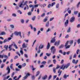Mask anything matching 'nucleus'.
Segmentation results:
<instances>
[{
  "instance_id": "f257e3e1",
  "label": "nucleus",
  "mask_w": 80,
  "mask_h": 80,
  "mask_svg": "<svg viewBox=\"0 0 80 80\" xmlns=\"http://www.w3.org/2000/svg\"><path fill=\"white\" fill-rule=\"evenodd\" d=\"M13 45L14 47H15L16 49H18V47L17 46V44H16L15 42H13L12 44L10 45H9V46L8 48L9 49V51H11V50H12V47Z\"/></svg>"
},
{
  "instance_id": "f03ea898",
  "label": "nucleus",
  "mask_w": 80,
  "mask_h": 80,
  "mask_svg": "<svg viewBox=\"0 0 80 80\" xmlns=\"http://www.w3.org/2000/svg\"><path fill=\"white\" fill-rule=\"evenodd\" d=\"M14 34L15 35H16V36H18V35H19L20 37L21 38H22V35H21V32H18L17 31H15L14 32Z\"/></svg>"
},
{
  "instance_id": "7ed1b4c3",
  "label": "nucleus",
  "mask_w": 80,
  "mask_h": 80,
  "mask_svg": "<svg viewBox=\"0 0 80 80\" xmlns=\"http://www.w3.org/2000/svg\"><path fill=\"white\" fill-rule=\"evenodd\" d=\"M51 52H52L53 54H54L56 52V49H55V47H52L51 48Z\"/></svg>"
},
{
  "instance_id": "20e7f679",
  "label": "nucleus",
  "mask_w": 80,
  "mask_h": 80,
  "mask_svg": "<svg viewBox=\"0 0 80 80\" xmlns=\"http://www.w3.org/2000/svg\"><path fill=\"white\" fill-rule=\"evenodd\" d=\"M27 3H28V1H26L24 3V4L23 5V1H22V2L21 3L20 5H19V7H22V8H23V6H22V5L24 6V5H26V4Z\"/></svg>"
},
{
  "instance_id": "39448f33",
  "label": "nucleus",
  "mask_w": 80,
  "mask_h": 80,
  "mask_svg": "<svg viewBox=\"0 0 80 80\" xmlns=\"http://www.w3.org/2000/svg\"><path fill=\"white\" fill-rule=\"evenodd\" d=\"M69 65H70V63H68L63 67L62 68V70H65V68H67L69 67Z\"/></svg>"
},
{
  "instance_id": "423d86ee",
  "label": "nucleus",
  "mask_w": 80,
  "mask_h": 80,
  "mask_svg": "<svg viewBox=\"0 0 80 80\" xmlns=\"http://www.w3.org/2000/svg\"><path fill=\"white\" fill-rule=\"evenodd\" d=\"M60 40L58 41L57 42H56L54 43V45H55L56 46L58 47V45H60Z\"/></svg>"
},
{
  "instance_id": "0eeeda50",
  "label": "nucleus",
  "mask_w": 80,
  "mask_h": 80,
  "mask_svg": "<svg viewBox=\"0 0 80 80\" xmlns=\"http://www.w3.org/2000/svg\"><path fill=\"white\" fill-rule=\"evenodd\" d=\"M75 17H72L70 19V22L71 23H72V22H74L75 21Z\"/></svg>"
},
{
  "instance_id": "6e6552de",
  "label": "nucleus",
  "mask_w": 80,
  "mask_h": 80,
  "mask_svg": "<svg viewBox=\"0 0 80 80\" xmlns=\"http://www.w3.org/2000/svg\"><path fill=\"white\" fill-rule=\"evenodd\" d=\"M21 77H22V76L21 75H20L19 76L18 78L17 79H16L17 77V76H15L14 77L13 79L15 80H19V79H20V78H21Z\"/></svg>"
},
{
  "instance_id": "1a4fd4ad",
  "label": "nucleus",
  "mask_w": 80,
  "mask_h": 80,
  "mask_svg": "<svg viewBox=\"0 0 80 80\" xmlns=\"http://www.w3.org/2000/svg\"><path fill=\"white\" fill-rule=\"evenodd\" d=\"M78 60H77L76 62L75 60V59H73L72 61V63H74L75 65L77 64V63H78Z\"/></svg>"
},
{
  "instance_id": "9d476101",
  "label": "nucleus",
  "mask_w": 80,
  "mask_h": 80,
  "mask_svg": "<svg viewBox=\"0 0 80 80\" xmlns=\"http://www.w3.org/2000/svg\"><path fill=\"white\" fill-rule=\"evenodd\" d=\"M55 41H56V40L55 38V37H54L51 39L50 42L51 43H53L55 42Z\"/></svg>"
},
{
  "instance_id": "9b49d317",
  "label": "nucleus",
  "mask_w": 80,
  "mask_h": 80,
  "mask_svg": "<svg viewBox=\"0 0 80 80\" xmlns=\"http://www.w3.org/2000/svg\"><path fill=\"white\" fill-rule=\"evenodd\" d=\"M7 70H8V74H9L10 72V69L9 68V66H8L7 68Z\"/></svg>"
},
{
  "instance_id": "f8f14e48",
  "label": "nucleus",
  "mask_w": 80,
  "mask_h": 80,
  "mask_svg": "<svg viewBox=\"0 0 80 80\" xmlns=\"http://www.w3.org/2000/svg\"><path fill=\"white\" fill-rule=\"evenodd\" d=\"M50 23L49 22V21H48L46 23V27H49Z\"/></svg>"
},
{
  "instance_id": "ddd939ff",
  "label": "nucleus",
  "mask_w": 80,
  "mask_h": 80,
  "mask_svg": "<svg viewBox=\"0 0 80 80\" xmlns=\"http://www.w3.org/2000/svg\"><path fill=\"white\" fill-rule=\"evenodd\" d=\"M48 21V17L46 16L43 20V22H47V21Z\"/></svg>"
},
{
  "instance_id": "4468645a",
  "label": "nucleus",
  "mask_w": 80,
  "mask_h": 80,
  "mask_svg": "<svg viewBox=\"0 0 80 80\" xmlns=\"http://www.w3.org/2000/svg\"><path fill=\"white\" fill-rule=\"evenodd\" d=\"M68 24V20H66V22H65V27H67Z\"/></svg>"
},
{
  "instance_id": "2eb2a0df",
  "label": "nucleus",
  "mask_w": 80,
  "mask_h": 80,
  "mask_svg": "<svg viewBox=\"0 0 80 80\" xmlns=\"http://www.w3.org/2000/svg\"><path fill=\"white\" fill-rule=\"evenodd\" d=\"M44 46H43V45H42V44H41L39 46V49H42V48H43Z\"/></svg>"
},
{
  "instance_id": "dca6fc26",
  "label": "nucleus",
  "mask_w": 80,
  "mask_h": 80,
  "mask_svg": "<svg viewBox=\"0 0 80 80\" xmlns=\"http://www.w3.org/2000/svg\"><path fill=\"white\" fill-rule=\"evenodd\" d=\"M60 71V70L59 69L58 71V73H59V74L58 75L59 77H60V75H61L62 72V71Z\"/></svg>"
},
{
  "instance_id": "f3484780",
  "label": "nucleus",
  "mask_w": 80,
  "mask_h": 80,
  "mask_svg": "<svg viewBox=\"0 0 80 80\" xmlns=\"http://www.w3.org/2000/svg\"><path fill=\"white\" fill-rule=\"evenodd\" d=\"M47 78V76L45 75L44 77L42 78V80H45Z\"/></svg>"
},
{
  "instance_id": "a211bd4d",
  "label": "nucleus",
  "mask_w": 80,
  "mask_h": 80,
  "mask_svg": "<svg viewBox=\"0 0 80 80\" xmlns=\"http://www.w3.org/2000/svg\"><path fill=\"white\" fill-rule=\"evenodd\" d=\"M78 13V11H74V15H77Z\"/></svg>"
},
{
  "instance_id": "6ab92c4d",
  "label": "nucleus",
  "mask_w": 80,
  "mask_h": 80,
  "mask_svg": "<svg viewBox=\"0 0 80 80\" xmlns=\"http://www.w3.org/2000/svg\"><path fill=\"white\" fill-rule=\"evenodd\" d=\"M50 43H49V42H48V45L47 46V49L48 50L49 49V48H50Z\"/></svg>"
},
{
  "instance_id": "aec40b11",
  "label": "nucleus",
  "mask_w": 80,
  "mask_h": 80,
  "mask_svg": "<svg viewBox=\"0 0 80 80\" xmlns=\"http://www.w3.org/2000/svg\"><path fill=\"white\" fill-rule=\"evenodd\" d=\"M5 32H2L0 33V35H5Z\"/></svg>"
},
{
  "instance_id": "412c9836",
  "label": "nucleus",
  "mask_w": 80,
  "mask_h": 80,
  "mask_svg": "<svg viewBox=\"0 0 80 80\" xmlns=\"http://www.w3.org/2000/svg\"><path fill=\"white\" fill-rule=\"evenodd\" d=\"M8 46L5 45L4 46V48H5L6 50H7L8 49Z\"/></svg>"
},
{
  "instance_id": "4be33fe9",
  "label": "nucleus",
  "mask_w": 80,
  "mask_h": 80,
  "mask_svg": "<svg viewBox=\"0 0 80 80\" xmlns=\"http://www.w3.org/2000/svg\"><path fill=\"white\" fill-rule=\"evenodd\" d=\"M69 42V41H67L66 42L65 44V47H67L68 45V42Z\"/></svg>"
},
{
  "instance_id": "5701e85b",
  "label": "nucleus",
  "mask_w": 80,
  "mask_h": 80,
  "mask_svg": "<svg viewBox=\"0 0 80 80\" xmlns=\"http://www.w3.org/2000/svg\"><path fill=\"white\" fill-rule=\"evenodd\" d=\"M70 29H71V28H70V27H69L67 31V32L68 33H69V32H70Z\"/></svg>"
},
{
  "instance_id": "b1692460",
  "label": "nucleus",
  "mask_w": 80,
  "mask_h": 80,
  "mask_svg": "<svg viewBox=\"0 0 80 80\" xmlns=\"http://www.w3.org/2000/svg\"><path fill=\"white\" fill-rule=\"evenodd\" d=\"M39 74H40V71H38L37 72L36 77H37L38 76V75H39Z\"/></svg>"
},
{
  "instance_id": "393cba45",
  "label": "nucleus",
  "mask_w": 80,
  "mask_h": 80,
  "mask_svg": "<svg viewBox=\"0 0 80 80\" xmlns=\"http://www.w3.org/2000/svg\"><path fill=\"white\" fill-rule=\"evenodd\" d=\"M22 47L23 48H26L27 47L26 46H25V43H23L22 45Z\"/></svg>"
},
{
  "instance_id": "a878e982",
  "label": "nucleus",
  "mask_w": 80,
  "mask_h": 80,
  "mask_svg": "<svg viewBox=\"0 0 80 80\" xmlns=\"http://www.w3.org/2000/svg\"><path fill=\"white\" fill-rule=\"evenodd\" d=\"M10 27L12 28H14V25L13 24H11Z\"/></svg>"
},
{
  "instance_id": "bb28decb",
  "label": "nucleus",
  "mask_w": 80,
  "mask_h": 80,
  "mask_svg": "<svg viewBox=\"0 0 80 80\" xmlns=\"http://www.w3.org/2000/svg\"><path fill=\"white\" fill-rule=\"evenodd\" d=\"M36 18V16H34L32 18V20L33 21H34L35 20V18Z\"/></svg>"
},
{
  "instance_id": "cd10ccee",
  "label": "nucleus",
  "mask_w": 80,
  "mask_h": 80,
  "mask_svg": "<svg viewBox=\"0 0 80 80\" xmlns=\"http://www.w3.org/2000/svg\"><path fill=\"white\" fill-rule=\"evenodd\" d=\"M64 47L63 45L62 44L59 47V48H63Z\"/></svg>"
},
{
  "instance_id": "c85d7f7f",
  "label": "nucleus",
  "mask_w": 80,
  "mask_h": 80,
  "mask_svg": "<svg viewBox=\"0 0 80 80\" xmlns=\"http://www.w3.org/2000/svg\"><path fill=\"white\" fill-rule=\"evenodd\" d=\"M29 7H30V8H31V7H32V8H34V6L32 4H30L29 5Z\"/></svg>"
},
{
  "instance_id": "c756f323",
  "label": "nucleus",
  "mask_w": 80,
  "mask_h": 80,
  "mask_svg": "<svg viewBox=\"0 0 80 80\" xmlns=\"http://www.w3.org/2000/svg\"><path fill=\"white\" fill-rule=\"evenodd\" d=\"M58 7H59V3H58V4H56V8H58Z\"/></svg>"
},
{
  "instance_id": "7c9ffc66",
  "label": "nucleus",
  "mask_w": 80,
  "mask_h": 80,
  "mask_svg": "<svg viewBox=\"0 0 80 80\" xmlns=\"http://www.w3.org/2000/svg\"><path fill=\"white\" fill-rule=\"evenodd\" d=\"M63 77L64 78H65V79H67V75L66 74H64L63 76Z\"/></svg>"
},
{
  "instance_id": "2f4dec72",
  "label": "nucleus",
  "mask_w": 80,
  "mask_h": 80,
  "mask_svg": "<svg viewBox=\"0 0 80 80\" xmlns=\"http://www.w3.org/2000/svg\"><path fill=\"white\" fill-rule=\"evenodd\" d=\"M12 17H17V15L15 13H12Z\"/></svg>"
},
{
  "instance_id": "473e14b6",
  "label": "nucleus",
  "mask_w": 80,
  "mask_h": 80,
  "mask_svg": "<svg viewBox=\"0 0 80 80\" xmlns=\"http://www.w3.org/2000/svg\"><path fill=\"white\" fill-rule=\"evenodd\" d=\"M26 66V63H24L22 65V67H25Z\"/></svg>"
},
{
  "instance_id": "72a5a7b5",
  "label": "nucleus",
  "mask_w": 80,
  "mask_h": 80,
  "mask_svg": "<svg viewBox=\"0 0 80 80\" xmlns=\"http://www.w3.org/2000/svg\"><path fill=\"white\" fill-rule=\"evenodd\" d=\"M21 22L22 23H24V19H21Z\"/></svg>"
},
{
  "instance_id": "f704fd0d",
  "label": "nucleus",
  "mask_w": 80,
  "mask_h": 80,
  "mask_svg": "<svg viewBox=\"0 0 80 80\" xmlns=\"http://www.w3.org/2000/svg\"><path fill=\"white\" fill-rule=\"evenodd\" d=\"M18 13H19L20 14H22V12H21L20 10H18Z\"/></svg>"
},
{
  "instance_id": "c9c22d12",
  "label": "nucleus",
  "mask_w": 80,
  "mask_h": 80,
  "mask_svg": "<svg viewBox=\"0 0 80 80\" xmlns=\"http://www.w3.org/2000/svg\"><path fill=\"white\" fill-rule=\"evenodd\" d=\"M46 55L48 56V57H50V55H51V53H50L49 54L48 53H46Z\"/></svg>"
},
{
  "instance_id": "e433bc0d",
  "label": "nucleus",
  "mask_w": 80,
  "mask_h": 80,
  "mask_svg": "<svg viewBox=\"0 0 80 80\" xmlns=\"http://www.w3.org/2000/svg\"><path fill=\"white\" fill-rule=\"evenodd\" d=\"M77 42H78V44H80V38H79Z\"/></svg>"
},
{
  "instance_id": "4c0bfd02",
  "label": "nucleus",
  "mask_w": 80,
  "mask_h": 80,
  "mask_svg": "<svg viewBox=\"0 0 80 80\" xmlns=\"http://www.w3.org/2000/svg\"><path fill=\"white\" fill-rule=\"evenodd\" d=\"M4 56V54H3L2 55H0V58H3V57Z\"/></svg>"
},
{
  "instance_id": "58836bf2",
  "label": "nucleus",
  "mask_w": 80,
  "mask_h": 80,
  "mask_svg": "<svg viewBox=\"0 0 80 80\" xmlns=\"http://www.w3.org/2000/svg\"><path fill=\"white\" fill-rule=\"evenodd\" d=\"M8 41V40L7 39H5L3 41V43H6V42H7Z\"/></svg>"
},
{
  "instance_id": "ea45409f",
  "label": "nucleus",
  "mask_w": 80,
  "mask_h": 80,
  "mask_svg": "<svg viewBox=\"0 0 80 80\" xmlns=\"http://www.w3.org/2000/svg\"><path fill=\"white\" fill-rule=\"evenodd\" d=\"M45 15V13H43L41 15V17H43Z\"/></svg>"
},
{
  "instance_id": "a19ab883",
  "label": "nucleus",
  "mask_w": 80,
  "mask_h": 80,
  "mask_svg": "<svg viewBox=\"0 0 80 80\" xmlns=\"http://www.w3.org/2000/svg\"><path fill=\"white\" fill-rule=\"evenodd\" d=\"M56 68H53V72H54V73H56Z\"/></svg>"
},
{
  "instance_id": "79ce46f5",
  "label": "nucleus",
  "mask_w": 80,
  "mask_h": 80,
  "mask_svg": "<svg viewBox=\"0 0 80 80\" xmlns=\"http://www.w3.org/2000/svg\"><path fill=\"white\" fill-rule=\"evenodd\" d=\"M51 30L50 29V28H48V29L47 30L46 32H50Z\"/></svg>"
},
{
  "instance_id": "37998d69",
  "label": "nucleus",
  "mask_w": 80,
  "mask_h": 80,
  "mask_svg": "<svg viewBox=\"0 0 80 80\" xmlns=\"http://www.w3.org/2000/svg\"><path fill=\"white\" fill-rule=\"evenodd\" d=\"M18 58V56H16L14 57V60H16V59H17V58Z\"/></svg>"
},
{
  "instance_id": "c03bdc74",
  "label": "nucleus",
  "mask_w": 80,
  "mask_h": 80,
  "mask_svg": "<svg viewBox=\"0 0 80 80\" xmlns=\"http://www.w3.org/2000/svg\"><path fill=\"white\" fill-rule=\"evenodd\" d=\"M55 2H53L51 4V7H53L54 5H55Z\"/></svg>"
},
{
  "instance_id": "a18cd8bd",
  "label": "nucleus",
  "mask_w": 80,
  "mask_h": 80,
  "mask_svg": "<svg viewBox=\"0 0 80 80\" xmlns=\"http://www.w3.org/2000/svg\"><path fill=\"white\" fill-rule=\"evenodd\" d=\"M13 64H11V65L10 66V68H11V69H12V68H13Z\"/></svg>"
},
{
  "instance_id": "49530a36",
  "label": "nucleus",
  "mask_w": 80,
  "mask_h": 80,
  "mask_svg": "<svg viewBox=\"0 0 80 80\" xmlns=\"http://www.w3.org/2000/svg\"><path fill=\"white\" fill-rule=\"evenodd\" d=\"M59 53H60L62 54H63V52H62V50H59Z\"/></svg>"
},
{
  "instance_id": "de8ad7c7",
  "label": "nucleus",
  "mask_w": 80,
  "mask_h": 80,
  "mask_svg": "<svg viewBox=\"0 0 80 80\" xmlns=\"http://www.w3.org/2000/svg\"><path fill=\"white\" fill-rule=\"evenodd\" d=\"M28 15H32V12H29L28 13Z\"/></svg>"
},
{
  "instance_id": "09e8293b",
  "label": "nucleus",
  "mask_w": 80,
  "mask_h": 80,
  "mask_svg": "<svg viewBox=\"0 0 80 80\" xmlns=\"http://www.w3.org/2000/svg\"><path fill=\"white\" fill-rule=\"evenodd\" d=\"M34 8L38 7V4H36L34 5Z\"/></svg>"
},
{
  "instance_id": "8fccbe9b",
  "label": "nucleus",
  "mask_w": 80,
  "mask_h": 80,
  "mask_svg": "<svg viewBox=\"0 0 80 80\" xmlns=\"http://www.w3.org/2000/svg\"><path fill=\"white\" fill-rule=\"evenodd\" d=\"M54 19V18H51L49 20L50 22H51V21H52Z\"/></svg>"
},
{
  "instance_id": "3c124183",
  "label": "nucleus",
  "mask_w": 80,
  "mask_h": 80,
  "mask_svg": "<svg viewBox=\"0 0 80 80\" xmlns=\"http://www.w3.org/2000/svg\"><path fill=\"white\" fill-rule=\"evenodd\" d=\"M80 4V2H79L78 4L77 5V8H78V7H79V5Z\"/></svg>"
},
{
  "instance_id": "603ef678",
  "label": "nucleus",
  "mask_w": 80,
  "mask_h": 80,
  "mask_svg": "<svg viewBox=\"0 0 80 80\" xmlns=\"http://www.w3.org/2000/svg\"><path fill=\"white\" fill-rule=\"evenodd\" d=\"M14 75H15V72H12V76H11L12 77H13Z\"/></svg>"
},
{
  "instance_id": "864d4df0",
  "label": "nucleus",
  "mask_w": 80,
  "mask_h": 80,
  "mask_svg": "<svg viewBox=\"0 0 80 80\" xmlns=\"http://www.w3.org/2000/svg\"><path fill=\"white\" fill-rule=\"evenodd\" d=\"M72 59V56L71 55L69 56V60H71Z\"/></svg>"
},
{
  "instance_id": "5fc2aeb1",
  "label": "nucleus",
  "mask_w": 80,
  "mask_h": 80,
  "mask_svg": "<svg viewBox=\"0 0 80 80\" xmlns=\"http://www.w3.org/2000/svg\"><path fill=\"white\" fill-rule=\"evenodd\" d=\"M4 66H5V64H2L1 65V68H3V67H4Z\"/></svg>"
},
{
  "instance_id": "6e6d98bb",
  "label": "nucleus",
  "mask_w": 80,
  "mask_h": 80,
  "mask_svg": "<svg viewBox=\"0 0 80 80\" xmlns=\"http://www.w3.org/2000/svg\"><path fill=\"white\" fill-rule=\"evenodd\" d=\"M4 57L6 58H8V56L5 55H4Z\"/></svg>"
},
{
  "instance_id": "4d7b16f0",
  "label": "nucleus",
  "mask_w": 80,
  "mask_h": 80,
  "mask_svg": "<svg viewBox=\"0 0 80 80\" xmlns=\"http://www.w3.org/2000/svg\"><path fill=\"white\" fill-rule=\"evenodd\" d=\"M15 70L16 72H18L20 70V69L16 68L15 69Z\"/></svg>"
},
{
  "instance_id": "13d9d810",
  "label": "nucleus",
  "mask_w": 80,
  "mask_h": 80,
  "mask_svg": "<svg viewBox=\"0 0 80 80\" xmlns=\"http://www.w3.org/2000/svg\"><path fill=\"white\" fill-rule=\"evenodd\" d=\"M52 12V11H50L49 12H48L47 13V15H49V14H51Z\"/></svg>"
},
{
  "instance_id": "bf43d9fd",
  "label": "nucleus",
  "mask_w": 80,
  "mask_h": 80,
  "mask_svg": "<svg viewBox=\"0 0 80 80\" xmlns=\"http://www.w3.org/2000/svg\"><path fill=\"white\" fill-rule=\"evenodd\" d=\"M53 63L54 64H55L56 63V60L55 59H54L53 60Z\"/></svg>"
},
{
  "instance_id": "052dcab7",
  "label": "nucleus",
  "mask_w": 80,
  "mask_h": 80,
  "mask_svg": "<svg viewBox=\"0 0 80 80\" xmlns=\"http://www.w3.org/2000/svg\"><path fill=\"white\" fill-rule=\"evenodd\" d=\"M22 41H21L20 40H19V41L18 42V44H20V43H22Z\"/></svg>"
},
{
  "instance_id": "680f3d73",
  "label": "nucleus",
  "mask_w": 80,
  "mask_h": 80,
  "mask_svg": "<svg viewBox=\"0 0 80 80\" xmlns=\"http://www.w3.org/2000/svg\"><path fill=\"white\" fill-rule=\"evenodd\" d=\"M51 4H49L48 5V8H50V7H51Z\"/></svg>"
},
{
  "instance_id": "e2e57ef3",
  "label": "nucleus",
  "mask_w": 80,
  "mask_h": 80,
  "mask_svg": "<svg viewBox=\"0 0 80 80\" xmlns=\"http://www.w3.org/2000/svg\"><path fill=\"white\" fill-rule=\"evenodd\" d=\"M70 44H71V45H72V44H73V41H70Z\"/></svg>"
},
{
  "instance_id": "0e129e2a",
  "label": "nucleus",
  "mask_w": 80,
  "mask_h": 80,
  "mask_svg": "<svg viewBox=\"0 0 80 80\" xmlns=\"http://www.w3.org/2000/svg\"><path fill=\"white\" fill-rule=\"evenodd\" d=\"M20 53H21V55H23V52L22 50L20 51Z\"/></svg>"
},
{
  "instance_id": "69168bd1",
  "label": "nucleus",
  "mask_w": 80,
  "mask_h": 80,
  "mask_svg": "<svg viewBox=\"0 0 80 80\" xmlns=\"http://www.w3.org/2000/svg\"><path fill=\"white\" fill-rule=\"evenodd\" d=\"M18 68H20V69H21V68H22V66H21V65H19L18 66Z\"/></svg>"
},
{
  "instance_id": "338daca9",
  "label": "nucleus",
  "mask_w": 80,
  "mask_h": 80,
  "mask_svg": "<svg viewBox=\"0 0 80 80\" xmlns=\"http://www.w3.org/2000/svg\"><path fill=\"white\" fill-rule=\"evenodd\" d=\"M80 24H78L77 26V28H80Z\"/></svg>"
},
{
  "instance_id": "774afa93",
  "label": "nucleus",
  "mask_w": 80,
  "mask_h": 80,
  "mask_svg": "<svg viewBox=\"0 0 80 80\" xmlns=\"http://www.w3.org/2000/svg\"><path fill=\"white\" fill-rule=\"evenodd\" d=\"M80 12H79L78 13V17L80 18Z\"/></svg>"
}]
</instances>
